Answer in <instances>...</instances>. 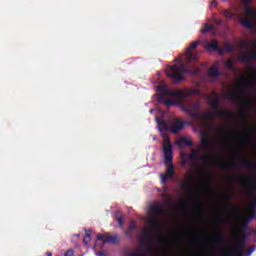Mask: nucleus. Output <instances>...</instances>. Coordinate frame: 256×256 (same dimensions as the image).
Masks as SVG:
<instances>
[{"instance_id": "423d86ee", "label": "nucleus", "mask_w": 256, "mask_h": 256, "mask_svg": "<svg viewBox=\"0 0 256 256\" xmlns=\"http://www.w3.org/2000/svg\"><path fill=\"white\" fill-rule=\"evenodd\" d=\"M157 124L159 131H170L171 133L174 134L179 133V131L183 130V127H185V122L179 119H176L174 124L171 126L167 124V121L159 119H157Z\"/></svg>"}, {"instance_id": "aec40b11", "label": "nucleus", "mask_w": 256, "mask_h": 256, "mask_svg": "<svg viewBox=\"0 0 256 256\" xmlns=\"http://www.w3.org/2000/svg\"><path fill=\"white\" fill-rule=\"evenodd\" d=\"M178 147H193V141L187 139V138H181L177 141Z\"/></svg>"}, {"instance_id": "7ed1b4c3", "label": "nucleus", "mask_w": 256, "mask_h": 256, "mask_svg": "<svg viewBox=\"0 0 256 256\" xmlns=\"http://www.w3.org/2000/svg\"><path fill=\"white\" fill-rule=\"evenodd\" d=\"M256 214L252 212L248 217L244 218L239 223L238 239L232 248L226 249L228 256H245V247L247 245V229H249V222L255 219Z\"/></svg>"}, {"instance_id": "4be33fe9", "label": "nucleus", "mask_w": 256, "mask_h": 256, "mask_svg": "<svg viewBox=\"0 0 256 256\" xmlns=\"http://www.w3.org/2000/svg\"><path fill=\"white\" fill-rule=\"evenodd\" d=\"M244 11L249 17H255L256 11L251 8V5L244 6Z\"/></svg>"}, {"instance_id": "a878e982", "label": "nucleus", "mask_w": 256, "mask_h": 256, "mask_svg": "<svg viewBox=\"0 0 256 256\" xmlns=\"http://www.w3.org/2000/svg\"><path fill=\"white\" fill-rule=\"evenodd\" d=\"M89 241H91V230L86 231L85 236L83 238L84 245H89Z\"/></svg>"}, {"instance_id": "473e14b6", "label": "nucleus", "mask_w": 256, "mask_h": 256, "mask_svg": "<svg viewBox=\"0 0 256 256\" xmlns=\"http://www.w3.org/2000/svg\"><path fill=\"white\" fill-rule=\"evenodd\" d=\"M131 232L132 231L127 228L124 232V235H126L128 237V239H133V233H131Z\"/></svg>"}, {"instance_id": "2f4dec72", "label": "nucleus", "mask_w": 256, "mask_h": 256, "mask_svg": "<svg viewBox=\"0 0 256 256\" xmlns=\"http://www.w3.org/2000/svg\"><path fill=\"white\" fill-rule=\"evenodd\" d=\"M129 231H135V229H137V224H135V221H131L128 228Z\"/></svg>"}, {"instance_id": "6ab92c4d", "label": "nucleus", "mask_w": 256, "mask_h": 256, "mask_svg": "<svg viewBox=\"0 0 256 256\" xmlns=\"http://www.w3.org/2000/svg\"><path fill=\"white\" fill-rule=\"evenodd\" d=\"M219 75H221V72H219V68L217 66L209 68L208 77H213L214 79H217Z\"/></svg>"}, {"instance_id": "3c124183", "label": "nucleus", "mask_w": 256, "mask_h": 256, "mask_svg": "<svg viewBox=\"0 0 256 256\" xmlns=\"http://www.w3.org/2000/svg\"><path fill=\"white\" fill-rule=\"evenodd\" d=\"M160 241H163V238H160Z\"/></svg>"}, {"instance_id": "de8ad7c7", "label": "nucleus", "mask_w": 256, "mask_h": 256, "mask_svg": "<svg viewBox=\"0 0 256 256\" xmlns=\"http://www.w3.org/2000/svg\"><path fill=\"white\" fill-rule=\"evenodd\" d=\"M243 117H245V111L240 112Z\"/></svg>"}, {"instance_id": "09e8293b", "label": "nucleus", "mask_w": 256, "mask_h": 256, "mask_svg": "<svg viewBox=\"0 0 256 256\" xmlns=\"http://www.w3.org/2000/svg\"><path fill=\"white\" fill-rule=\"evenodd\" d=\"M244 83H245L246 85H248V83H249V82H247V81H244Z\"/></svg>"}, {"instance_id": "cd10ccee", "label": "nucleus", "mask_w": 256, "mask_h": 256, "mask_svg": "<svg viewBox=\"0 0 256 256\" xmlns=\"http://www.w3.org/2000/svg\"><path fill=\"white\" fill-rule=\"evenodd\" d=\"M224 51H227V53H233V51H235V46L231 44H226L224 46Z\"/></svg>"}, {"instance_id": "c9c22d12", "label": "nucleus", "mask_w": 256, "mask_h": 256, "mask_svg": "<svg viewBox=\"0 0 256 256\" xmlns=\"http://www.w3.org/2000/svg\"><path fill=\"white\" fill-rule=\"evenodd\" d=\"M74 251H73V249H69L65 254H64V256H74Z\"/></svg>"}, {"instance_id": "2eb2a0df", "label": "nucleus", "mask_w": 256, "mask_h": 256, "mask_svg": "<svg viewBox=\"0 0 256 256\" xmlns=\"http://www.w3.org/2000/svg\"><path fill=\"white\" fill-rule=\"evenodd\" d=\"M214 111V117H230L233 118V112L231 110H221L216 108Z\"/></svg>"}, {"instance_id": "603ef678", "label": "nucleus", "mask_w": 256, "mask_h": 256, "mask_svg": "<svg viewBox=\"0 0 256 256\" xmlns=\"http://www.w3.org/2000/svg\"><path fill=\"white\" fill-rule=\"evenodd\" d=\"M229 177V179H231V176H228Z\"/></svg>"}, {"instance_id": "c756f323", "label": "nucleus", "mask_w": 256, "mask_h": 256, "mask_svg": "<svg viewBox=\"0 0 256 256\" xmlns=\"http://www.w3.org/2000/svg\"><path fill=\"white\" fill-rule=\"evenodd\" d=\"M223 15H224V17H226L227 19H233V17H234L233 13H231V11H229V10H224V11H223Z\"/></svg>"}, {"instance_id": "f8f14e48", "label": "nucleus", "mask_w": 256, "mask_h": 256, "mask_svg": "<svg viewBox=\"0 0 256 256\" xmlns=\"http://www.w3.org/2000/svg\"><path fill=\"white\" fill-rule=\"evenodd\" d=\"M199 148L198 149H192L191 150V154H190V159H192L193 161H203L204 163H206V165H209V155H201L199 154Z\"/></svg>"}, {"instance_id": "a211bd4d", "label": "nucleus", "mask_w": 256, "mask_h": 256, "mask_svg": "<svg viewBox=\"0 0 256 256\" xmlns=\"http://www.w3.org/2000/svg\"><path fill=\"white\" fill-rule=\"evenodd\" d=\"M180 187L185 191V193H187V195H191L193 193V184L191 180L188 182H181Z\"/></svg>"}, {"instance_id": "e433bc0d", "label": "nucleus", "mask_w": 256, "mask_h": 256, "mask_svg": "<svg viewBox=\"0 0 256 256\" xmlns=\"http://www.w3.org/2000/svg\"><path fill=\"white\" fill-rule=\"evenodd\" d=\"M241 2L247 6V5H251V0H241Z\"/></svg>"}, {"instance_id": "4468645a", "label": "nucleus", "mask_w": 256, "mask_h": 256, "mask_svg": "<svg viewBox=\"0 0 256 256\" xmlns=\"http://www.w3.org/2000/svg\"><path fill=\"white\" fill-rule=\"evenodd\" d=\"M145 243H148L147 244L148 251H153V243H151V232L149 231H145L143 233L142 238L140 239V245H145Z\"/></svg>"}, {"instance_id": "5701e85b", "label": "nucleus", "mask_w": 256, "mask_h": 256, "mask_svg": "<svg viewBox=\"0 0 256 256\" xmlns=\"http://www.w3.org/2000/svg\"><path fill=\"white\" fill-rule=\"evenodd\" d=\"M224 237L223 232L221 230H218L216 236L213 238L214 243H223Z\"/></svg>"}, {"instance_id": "393cba45", "label": "nucleus", "mask_w": 256, "mask_h": 256, "mask_svg": "<svg viewBox=\"0 0 256 256\" xmlns=\"http://www.w3.org/2000/svg\"><path fill=\"white\" fill-rule=\"evenodd\" d=\"M116 221L118 222V227L123 228V215L119 211L116 212Z\"/></svg>"}, {"instance_id": "39448f33", "label": "nucleus", "mask_w": 256, "mask_h": 256, "mask_svg": "<svg viewBox=\"0 0 256 256\" xmlns=\"http://www.w3.org/2000/svg\"><path fill=\"white\" fill-rule=\"evenodd\" d=\"M165 214V209H163V205H151L150 206V215L152 218L149 220V225L151 229L157 230L159 229V217Z\"/></svg>"}, {"instance_id": "37998d69", "label": "nucleus", "mask_w": 256, "mask_h": 256, "mask_svg": "<svg viewBox=\"0 0 256 256\" xmlns=\"http://www.w3.org/2000/svg\"><path fill=\"white\" fill-rule=\"evenodd\" d=\"M250 43H251L252 47H256V41L255 40H252Z\"/></svg>"}, {"instance_id": "b1692460", "label": "nucleus", "mask_w": 256, "mask_h": 256, "mask_svg": "<svg viewBox=\"0 0 256 256\" xmlns=\"http://www.w3.org/2000/svg\"><path fill=\"white\" fill-rule=\"evenodd\" d=\"M239 47L240 49H243L244 51H249V40H240L239 41Z\"/></svg>"}, {"instance_id": "f03ea898", "label": "nucleus", "mask_w": 256, "mask_h": 256, "mask_svg": "<svg viewBox=\"0 0 256 256\" xmlns=\"http://www.w3.org/2000/svg\"><path fill=\"white\" fill-rule=\"evenodd\" d=\"M164 93L175 96L181 111L190 115L192 119H201V101L193 102L189 99L191 95H201L199 89L184 88L183 90H178L176 92H169L164 89Z\"/></svg>"}, {"instance_id": "ea45409f", "label": "nucleus", "mask_w": 256, "mask_h": 256, "mask_svg": "<svg viewBox=\"0 0 256 256\" xmlns=\"http://www.w3.org/2000/svg\"><path fill=\"white\" fill-rule=\"evenodd\" d=\"M219 169H223L224 171H227V165L222 164L219 166Z\"/></svg>"}, {"instance_id": "dca6fc26", "label": "nucleus", "mask_w": 256, "mask_h": 256, "mask_svg": "<svg viewBox=\"0 0 256 256\" xmlns=\"http://www.w3.org/2000/svg\"><path fill=\"white\" fill-rule=\"evenodd\" d=\"M209 147H211V140L209 139V137L207 135H204L201 138V145L199 147V150L207 151V149H209Z\"/></svg>"}, {"instance_id": "72a5a7b5", "label": "nucleus", "mask_w": 256, "mask_h": 256, "mask_svg": "<svg viewBox=\"0 0 256 256\" xmlns=\"http://www.w3.org/2000/svg\"><path fill=\"white\" fill-rule=\"evenodd\" d=\"M127 256H145L144 253H137V252H130L127 254Z\"/></svg>"}, {"instance_id": "c85d7f7f", "label": "nucleus", "mask_w": 256, "mask_h": 256, "mask_svg": "<svg viewBox=\"0 0 256 256\" xmlns=\"http://www.w3.org/2000/svg\"><path fill=\"white\" fill-rule=\"evenodd\" d=\"M194 211H196V213H201L203 211V207L201 206V204L199 202L195 203Z\"/></svg>"}, {"instance_id": "20e7f679", "label": "nucleus", "mask_w": 256, "mask_h": 256, "mask_svg": "<svg viewBox=\"0 0 256 256\" xmlns=\"http://www.w3.org/2000/svg\"><path fill=\"white\" fill-rule=\"evenodd\" d=\"M162 137L164 139L162 149L164 153V164L166 165V174H161V179L163 185H165L169 179H173L175 166H173V145L171 144V139L167 134H162Z\"/></svg>"}, {"instance_id": "f3484780", "label": "nucleus", "mask_w": 256, "mask_h": 256, "mask_svg": "<svg viewBox=\"0 0 256 256\" xmlns=\"http://www.w3.org/2000/svg\"><path fill=\"white\" fill-rule=\"evenodd\" d=\"M238 165L239 167H244L245 169H256V163H253L248 159L239 160Z\"/></svg>"}, {"instance_id": "58836bf2", "label": "nucleus", "mask_w": 256, "mask_h": 256, "mask_svg": "<svg viewBox=\"0 0 256 256\" xmlns=\"http://www.w3.org/2000/svg\"><path fill=\"white\" fill-rule=\"evenodd\" d=\"M223 133H224V135H233V132H231L229 130H224Z\"/></svg>"}, {"instance_id": "49530a36", "label": "nucleus", "mask_w": 256, "mask_h": 256, "mask_svg": "<svg viewBox=\"0 0 256 256\" xmlns=\"http://www.w3.org/2000/svg\"><path fill=\"white\" fill-rule=\"evenodd\" d=\"M46 255H47V256H53V253H51V252H46Z\"/></svg>"}, {"instance_id": "79ce46f5", "label": "nucleus", "mask_w": 256, "mask_h": 256, "mask_svg": "<svg viewBox=\"0 0 256 256\" xmlns=\"http://www.w3.org/2000/svg\"><path fill=\"white\" fill-rule=\"evenodd\" d=\"M210 3H211V5H213L214 7H217V0H211Z\"/></svg>"}, {"instance_id": "bb28decb", "label": "nucleus", "mask_w": 256, "mask_h": 256, "mask_svg": "<svg viewBox=\"0 0 256 256\" xmlns=\"http://www.w3.org/2000/svg\"><path fill=\"white\" fill-rule=\"evenodd\" d=\"M225 66L229 71H235V66L233 65V60H227Z\"/></svg>"}, {"instance_id": "0eeeda50", "label": "nucleus", "mask_w": 256, "mask_h": 256, "mask_svg": "<svg viewBox=\"0 0 256 256\" xmlns=\"http://www.w3.org/2000/svg\"><path fill=\"white\" fill-rule=\"evenodd\" d=\"M165 90L168 92H177V91H181V90H169V88H166V86L160 85L157 87V91L158 93H160L159 97H158V101L159 103H163L164 105H167V107H171L173 105H175V102L172 99H166L165 97H174L175 96L171 95V94H166Z\"/></svg>"}, {"instance_id": "9d476101", "label": "nucleus", "mask_w": 256, "mask_h": 256, "mask_svg": "<svg viewBox=\"0 0 256 256\" xmlns=\"http://www.w3.org/2000/svg\"><path fill=\"white\" fill-rule=\"evenodd\" d=\"M212 93L214 95V98L213 96L207 94L206 99L207 101H209V105L212 108V110L215 111V109H219L221 105V96H219V94H217L215 91H213Z\"/></svg>"}, {"instance_id": "9b49d317", "label": "nucleus", "mask_w": 256, "mask_h": 256, "mask_svg": "<svg viewBox=\"0 0 256 256\" xmlns=\"http://www.w3.org/2000/svg\"><path fill=\"white\" fill-rule=\"evenodd\" d=\"M97 240L102 241L103 244L105 243H112L113 245H116V243H119V236L118 235H106L105 234H97Z\"/></svg>"}, {"instance_id": "ddd939ff", "label": "nucleus", "mask_w": 256, "mask_h": 256, "mask_svg": "<svg viewBox=\"0 0 256 256\" xmlns=\"http://www.w3.org/2000/svg\"><path fill=\"white\" fill-rule=\"evenodd\" d=\"M238 21L244 29H255L256 27V22L249 17L241 16L238 18Z\"/></svg>"}, {"instance_id": "c03bdc74", "label": "nucleus", "mask_w": 256, "mask_h": 256, "mask_svg": "<svg viewBox=\"0 0 256 256\" xmlns=\"http://www.w3.org/2000/svg\"><path fill=\"white\" fill-rule=\"evenodd\" d=\"M229 167H231V169H235V163L229 164Z\"/></svg>"}, {"instance_id": "f704fd0d", "label": "nucleus", "mask_w": 256, "mask_h": 256, "mask_svg": "<svg viewBox=\"0 0 256 256\" xmlns=\"http://www.w3.org/2000/svg\"><path fill=\"white\" fill-rule=\"evenodd\" d=\"M253 251H255V246H251L250 248H248L246 253H247V255H251L253 253Z\"/></svg>"}, {"instance_id": "7c9ffc66", "label": "nucleus", "mask_w": 256, "mask_h": 256, "mask_svg": "<svg viewBox=\"0 0 256 256\" xmlns=\"http://www.w3.org/2000/svg\"><path fill=\"white\" fill-rule=\"evenodd\" d=\"M209 31H213V26L206 24L205 27L201 30L202 33H209Z\"/></svg>"}, {"instance_id": "412c9836", "label": "nucleus", "mask_w": 256, "mask_h": 256, "mask_svg": "<svg viewBox=\"0 0 256 256\" xmlns=\"http://www.w3.org/2000/svg\"><path fill=\"white\" fill-rule=\"evenodd\" d=\"M207 49H210L211 51L219 50V42L215 39H212L210 43L207 45Z\"/></svg>"}, {"instance_id": "f257e3e1", "label": "nucleus", "mask_w": 256, "mask_h": 256, "mask_svg": "<svg viewBox=\"0 0 256 256\" xmlns=\"http://www.w3.org/2000/svg\"><path fill=\"white\" fill-rule=\"evenodd\" d=\"M201 45L199 40L192 42L188 48H186L183 58L180 60V63L174 64L173 66H168L166 69V75L172 79L173 83H183L185 81V75H199L201 69L199 67L191 68L186 63H193L199 60V54L195 51L197 47ZM185 61V62H183Z\"/></svg>"}, {"instance_id": "6e6552de", "label": "nucleus", "mask_w": 256, "mask_h": 256, "mask_svg": "<svg viewBox=\"0 0 256 256\" xmlns=\"http://www.w3.org/2000/svg\"><path fill=\"white\" fill-rule=\"evenodd\" d=\"M227 99H231L232 101H237L241 103L244 107H249L253 103V99L251 98H240L239 93L235 91H229L226 95Z\"/></svg>"}, {"instance_id": "a18cd8bd", "label": "nucleus", "mask_w": 256, "mask_h": 256, "mask_svg": "<svg viewBox=\"0 0 256 256\" xmlns=\"http://www.w3.org/2000/svg\"><path fill=\"white\" fill-rule=\"evenodd\" d=\"M98 256H106V254H105V252L102 251V252L98 253Z\"/></svg>"}, {"instance_id": "1a4fd4ad", "label": "nucleus", "mask_w": 256, "mask_h": 256, "mask_svg": "<svg viewBox=\"0 0 256 256\" xmlns=\"http://www.w3.org/2000/svg\"><path fill=\"white\" fill-rule=\"evenodd\" d=\"M196 119L200 121L203 127H209L213 119H215V112L206 111L203 115L201 114V118H196Z\"/></svg>"}, {"instance_id": "8fccbe9b", "label": "nucleus", "mask_w": 256, "mask_h": 256, "mask_svg": "<svg viewBox=\"0 0 256 256\" xmlns=\"http://www.w3.org/2000/svg\"><path fill=\"white\" fill-rule=\"evenodd\" d=\"M206 175H208V177H209V172H206Z\"/></svg>"}, {"instance_id": "4c0bfd02", "label": "nucleus", "mask_w": 256, "mask_h": 256, "mask_svg": "<svg viewBox=\"0 0 256 256\" xmlns=\"http://www.w3.org/2000/svg\"><path fill=\"white\" fill-rule=\"evenodd\" d=\"M215 51H218V53L220 55H223V53H225V50L224 49H221L220 47H218V50H215Z\"/></svg>"}, {"instance_id": "a19ab883", "label": "nucleus", "mask_w": 256, "mask_h": 256, "mask_svg": "<svg viewBox=\"0 0 256 256\" xmlns=\"http://www.w3.org/2000/svg\"><path fill=\"white\" fill-rule=\"evenodd\" d=\"M224 198H226L229 203H231V199H233V197L229 195H224Z\"/></svg>"}]
</instances>
